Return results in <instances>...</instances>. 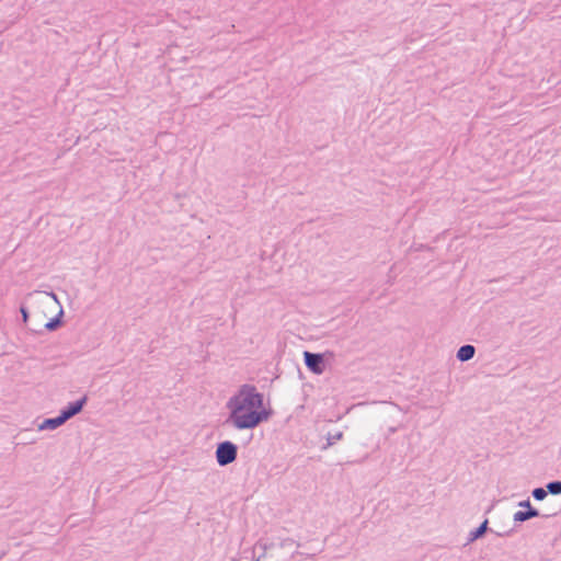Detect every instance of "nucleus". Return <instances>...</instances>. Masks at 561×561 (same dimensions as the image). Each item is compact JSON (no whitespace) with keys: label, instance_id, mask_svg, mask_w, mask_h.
Listing matches in <instances>:
<instances>
[{"label":"nucleus","instance_id":"nucleus-10","mask_svg":"<svg viewBox=\"0 0 561 561\" xmlns=\"http://www.w3.org/2000/svg\"><path fill=\"white\" fill-rule=\"evenodd\" d=\"M64 311L60 310L58 316L50 319L46 324H45V328L48 330V331H54L56 330L59 325H60V317L62 316Z\"/></svg>","mask_w":561,"mask_h":561},{"label":"nucleus","instance_id":"nucleus-12","mask_svg":"<svg viewBox=\"0 0 561 561\" xmlns=\"http://www.w3.org/2000/svg\"><path fill=\"white\" fill-rule=\"evenodd\" d=\"M535 500L537 501H542L546 499L547 494H548V491H547V488L543 489V488H536L533 490L531 492Z\"/></svg>","mask_w":561,"mask_h":561},{"label":"nucleus","instance_id":"nucleus-3","mask_svg":"<svg viewBox=\"0 0 561 561\" xmlns=\"http://www.w3.org/2000/svg\"><path fill=\"white\" fill-rule=\"evenodd\" d=\"M305 364L314 374H322L324 369L323 356L318 353L305 352Z\"/></svg>","mask_w":561,"mask_h":561},{"label":"nucleus","instance_id":"nucleus-7","mask_svg":"<svg viewBox=\"0 0 561 561\" xmlns=\"http://www.w3.org/2000/svg\"><path fill=\"white\" fill-rule=\"evenodd\" d=\"M66 420L61 417V414H59L56 417L46 419L43 421V423L38 426L41 431L44 430H56L57 427L61 426Z\"/></svg>","mask_w":561,"mask_h":561},{"label":"nucleus","instance_id":"nucleus-11","mask_svg":"<svg viewBox=\"0 0 561 561\" xmlns=\"http://www.w3.org/2000/svg\"><path fill=\"white\" fill-rule=\"evenodd\" d=\"M342 438H343L342 432H336L334 434L329 433L328 437H327L328 444L325 447L334 445L336 442L341 440Z\"/></svg>","mask_w":561,"mask_h":561},{"label":"nucleus","instance_id":"nucleus-15","mask_svg":"<svg viewBox=\"0 0 561 561\" xmlns=\"http://www.w3.org/2000/svg\"><path fill=\"white\" fill-rule=\"evenodd\" d=\"M47 295H48L49 297H51V299H54L56 302H58V299H57L56 294H54V293H47Z\"/></svg>","mask_w":561,"mask_h":561},{"label":"nucleus","instance_id":"nucleus-13","mask_svg":"<svg viewBox=\"0 0 561 561\" xmlns=\"http://www.w3.org/2000/svg\"><path fill=\"white\" fill-rule=\"evenodd\" d=\"M518 506L520 507H524V508H529V507H533L531 504H530V501L529 500H525V501H522L518 503Z\"/></svg>","mask_w":561,"mask_h":561},{"label":"nucleus","instance_id":"nucleus-5","mask_svg":"<svg viewBox=\"0 0 561 561\" xmlns=\"http://www.w3.org/2000/svg\"><path fill=\"white\" fill-rule=\"evenodd\" d=\"M537 516H539V511L534 507H529L526 511H517L513 516V520L515 523H523Z\"/></svg>","mask_w":561,"mask_h":561},{"label":"nucleus","instance_id":"nucleus-2","mask_svg":"<svg viewBox=\"0 0 561 561\" xmlns=\"http://www.w3.org/2000/svg\"><path fill=\"white\" fill-rule=\"evenodd\" d=\"M238 455L237 446L229 442H222L218 444L216 449V459L219 466H227L233 462Z\"/></svg>","mask_w":561,"mask_h":561},{"label":"nucleus","instance_id":"nucleus-1","mask_svg":"<svg viewBox=\"0 0 561 561\" xmlns=\"http://www.w3.org/2000/svg\"><path fill=\"white\" fill-rule=\"evenodd\" d=\"M227 409L229 410L227 423L237 430L254 428L268 417V413L263 408V394L248 383L242 385L228 400Z\"/></svg>","mask_w":561,"mask_h":561},{"label":"nucleus","instance_id":"nucleus-9","mask_svg":"<svg viewBox=\"0 0 561 561\" xmlns=\"http://www.w3.org/2000/svg\"><path fill=\"white\" fill-rule=\"evenodd\" d=\"M548 493L552 495H559L561 494V481H551L547 485Z\"/></svg>","mask_w":561,"mask_h":561},{"label":"nucleus","instance_id":"nucleus-8","mask_svg":"<svg viewBox=\"0 0 561 561\" xmlns=\"http://www.w3.org/2000/svg\"><path fill=\"white\" fill-rule=\"evenodd\" d=\"M488 529V519H485L478 528L469 533L468 542H473L474 540L482 537Z\"/></svg>","mask_w":561,"mask_h":561},{"label":"nucleus","instance_id":"nucleus-6","mask_svg":"<svg viewBox=\"0 0 561 561\" xmlns=\"http://www.w3.org/2000/svg\"><path fill=\"white\" fill-rule=\"evenodd\" d=\"M474 354H476L474 346L470 345V344H466V345L460 346V348L458 350L457 358L460 362H467V360H470L471 358H473Z\"/></svg>","mask_w":561,"mask_h":561},{"label":"nucleus","instance_id":"nucleus-4","mask_svg":"<svg viewBox=\"0 0 561 561\" xmlns=\"http://www.w3.org/2000/svg\"><path fill=\"white\" fill-rule=\"evenodd\" d=\"M87 396L82 397L80 400H77L75 402H71L60 411L61 417L66 420V422L71 419L72 416L77 415L81 412L84 404L87 403Z\"/></svg>","mask_w":561,"mask_h":561},{"label":"nucleus","instance_id":"nucleus-14","mask_svg":"<svg viewBox=\"0 0 561 561\" xmlns=\"http://www.w3.org/2000/svg\"><path fill=\"white\" fill-rule=\"evenodd\" d=\"M21 313H22V317H23V321L26 322L27 318H28L26 309L22 307L21 308Z\"/></svg>","mask_w":561,"mask_h":561}]
</instances>
